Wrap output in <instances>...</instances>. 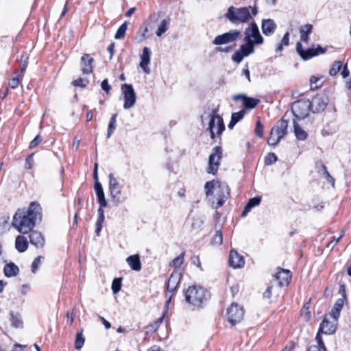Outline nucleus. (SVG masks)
Instances as JSON below:
<instances>
[{"mask_svg": "<svg viewBox=\"0 0 351 351\" xmlns=\"http://www.w3.org/2000/svg\"><path fill=\"white\" fill-rule=\"evenodd\" d=\"M94 62L93 58L89 54H84L81 58V67L83 74H89L93 72Z\"/></svg>", "mask_w": 351, "mask_h": 351, "instance_id": "obj_20", "label": "nucleus"}, {"mask_svg": "<svg viewBox=\"0 0 351 351\" xmlns=\"http://www.w3.org/2000/svg\"><path fill=\"white\" fill-rule=\"evenodd\" d=\"M210 121L208 123V130L210 131V137L212 139L215 138L214 129L217 128V134L221 135L225 130V125L223 123V119L216 113L215 110H213L209 115Z\"/></svg>", "mask_w": 351, "mask_h": 351, "instance_id": "obj_8", "label": "nucleus"}, {"mask_svg": "<svg viewBox=\"0 0 351 351\" xmlns=\"http://www.w3.org/2000/svg\"><path fill=\"white\" fill-rule=\"evenodd\" d=\"M191 262L192 264L195 265L197 267H199L202 269L201 263L198 256H193L191 258Z\"/></svg>", "mask_w": 351, "mask_h": 351, "instance_id": "obj_63", "label": "nucleus"}, {"mask_svg": "<svg viewBox=\"0 0 351 351\" xmlns=\"http://www.w3.org/2000/svg\"><path fill=\"white\" fill-rule=\"evenodd\" d=\"M321 333L322 332H319V331L317 333L315 339H316V341L317 342V345H313V346H319L320 348V350H322L323 351H326V346L324 345V343L323 341L322 337L321 336Z\"/></svg>", "mask_w": 351, "mask_h": 351, "instance_id": "obj_49", "label": "nucleus"}, {"mask_svg": "<svg viewBox=\"0 0 351 351\" xmlns=\"http://www.w3.org/2000/svg\"><path fill=\"white\" fill-rule=\"evenodd\" d=\"M241 37V33L237 29H232L228 32L217 36L212 41V44L216 46L227 45L237 41Z\"/></svg>", "mask_w": 351, "mask_h": 351, "instance_id": "obj_6", "label": "nucleus"}, {"mask_svg": "<svg viewBox=\"0 0 351 351\" xmlns=\"http://www.w3.org/2000/svg\"><path fill=\"white\" fill-rule=\"evenodd\" d=\"M117 114H112L108 127L107 138H110L116 129V119Z\"/></svg>", "mask_w": 351, "mask_h": 351, "instance_id": "obj_35", "label": "nucleus"}, {"mask_svg": "<svg viewBox=\"0 0 351 351\" xmlns=\"http://www.w3.org/2000/svg\"><path fill=\"white\" fill-rule=\"evenodd\" d=\"M257 13L258 10L256 5L243 8L230 6L224 16L232 23L239 25L249 21Z\"/></svg>", "mask_w": 351, "mask_h": 351, "instance_id": "obj_3", "label": "nucleus"}, {"mask_svg": "<svg viewBox=\"0 0 351 351\" xmlns=\"http://www.w3.org/2000/svg\"><path fill=\"white\" fill-rule=\"evenodd\" d=\"M84 338L82 335V331L77 332L76 335V339L75 342V348L77 350H80L84 343Z\"/></svg>", "mask_w": 351, "mask_h": 351, "instance_id": "obj_41", "label": "nucleus"}, {"mask_svg": "<svg viewBox=\"0 0 351 351\" xmlns=\"http://www.w3.org/2000/svg\"><path fill=\"white\" fill-rule=\"evenodd\" d=\"M217 184L216 208L222 206L230 195V188L226 183L217 182Z\"/></svg>", "mask_w": 351, "mask_h": 351, "instance_id": "obj_14", "label": "nucleus"}, {"mask_svg": "<svg viewBox=\"0 0 351 351\" xmlns=\"http://www.w3.org/2000/svg\"><path fill=\"white\" fill-rule=\"evenodd\" d=\"M42 259H44V257L42 256H38L33 261V263L32 264V271L33 273H36V270L38 269V268L39 267V266H40V265L41 263V260Z\"/></svg>", "mask_w": 351, "mask_h": 351, "instance_id": "obj_51", "label": "nucleus"}, {"mask_svg": "<svg viewBox=\"0 0 351 351\" xmlns=\"http://www.w3.org/2000/svg\"><path fill=\"white\" fill-rule=\"evenodd\" d=\"M122 279L120 278H116L113 280L112 283V291L114 294H117L121 289Z\"/></svg>", "mask_w": 351, "mask_h": 351, "instance_id": "obj_43", "label": "nucleus"}, {"mask_svg": "<svg viewBox=\"0 0 351 351\" xmlns=\"http://www.w3.org/2000/svg\"><path fill=\"white\" fill-rule=\"evenodd\" d=\"M342 62L341 61H335L329 70L330 76L335 75L341 69Z\"/></svg>", "mask_w": 351, "mask_h": 351, "instance_id": "obj_40", "label": "nucleus"}, {"mask_svg": "<svg viewBox=\"0 0 351 351\" xmlns=\"http://www.w3.org/2000/svg\"><path fill=\"white\" fill-rule=\"evenodd\" d=\"M222 158V148L220 146L213 147L208 158V167L207 172L211 174H216Z\"/></svg>", "mask_w": 351, "mask_h": 351, "instance_id": "obj_7", "label": "nucleus"}, {"mask_svg": "<svg viewBox=\"0 0 351 351\" xmlns=\"http://www.w3.org/2000/svg\"><path fill=\"white\" fill-rule=\"evenodd\" d=\"M192 222H191V228L193 230H199L202 227V225L204 223V220L202 219V217L200 216H196V217H193L192 219Z\"/></svg>", "mask_w": 351, "mask_h": 351, "instance_id": "obj_33", "label": "nucleus"}, {"mask_svg": "<svg viewBox=\"0 0 351 351\" xmlns=\"http://www.w3.org/2000/svg\"><path fill=\"white\" fill-rule=\"evenodd\" d=\"M43 141V138L40 135H37L29 143V149H34L36 146H38L41 141Z\"/></svg>", "mask_w": 351, "mask_h": 351, "instance_id": "obj_54", "label": "nucleus"}, {"mask_svg": "<svg viewBox=\"0 0 351 351\" xmlns=\"http://www.w3.org/2000/svg\"><path fill=\"white\" fill-rule=\"evenodd\" d=\"M244 312L242 307L237 304H232L227 309L228 320L232 326L240 322L243 317Z\"/></svg>", "mask_w": 351, "mask_h": 351, "instance_id": "obj_13", "label": "nucleus"}, {"mask_svg": "<svg viewBox=\"0 0 351 351\" xmlns=\"http://www.w3.org/2000/svg\"><path fill=\"white\" fill-rule=\"evenodd\" d=\"M20 82L21 80L19 79V75H16V77L10 80L8 85L10 88L14 89L19 86Z\"/></svg>", "mask_w": 351, "mask_h": 351, "instance_id": "obj_57", "label": "nucleus"}, {"mask_svg": "<svg viewBox=\"0 0 351 351\" xmlns=\"http://www.w3.org/2000/svg\"><path fill=\"white\" fill-rule=\"evenodd\" d=\"M182 278V274L175 269L171 274L167 285V289L169 292H173L178 287Z\"/></svg>", "mask_w": 351, "mask_h": 351, "instance_id": "obj_17", "label": "nucleus"}, {"mask_svg": "<svg viewBox=\"0 0 351 351\" xmlns=\"http://www.w3.org/2000/svg\"><path fill=\"white\" fill-rule=\"evenodd\" d=\"M261 197L259 196L250 198L248 200L247 204H246L244 210L243 211L241 215L245 217L247 214L251 210V209L256 206H258L261 203Z\"/></svg>", "mask_w": 351, "mask_h": 351, "instance_id": "obj_31", "label": "nucleus"}, {"mask_svg": "<svg viewBox=\"0 0 351 351\" xmlns=\"http://www.w3.org/2000/svg\"><path fill=\"white\" fill-rule=\"evenodd\" d=\"M232 99L234 101L242 100L243 107L245 109H253L260 103V100L258 99L249 97L243 94L236 95Z\"/></svg>", "mask_w": 351, "mask_h": 351, "instance_id": "obj_15", "label": "nucleus"}, {"mask_svg": "<svg viewBox=\"0 0 351 351\" xmlns=\"http://www.w3.org/2000/svg\"><path fill=\"white\" fill-rule=\"evenodd\" d=\"M215 184L214 180L207 182L205 184L204 189H205V193H206V196L211 195L213 193V190L215 188Z\"/></svg>", "mask_w": 351, "mask_h": 351, "instance_id": "obj_46", "label": "nucleus"}, {"mask_svg": "<svg viewBox=\"0 0 351 351\" xmlns=\"http://www.w3.org/2000/svg\"><path fill=\"white\" fill-rule=\"evenodd\" d=\"M276 24L272 19H263L262 21V31L265 36H271L276 29Z\"/></svg>", "mask_w": 351, "mask_h": 351, "instance_id": "obj_24", "label": "nucleus"}, {"mask_svg": "<svg viewBox=\"0 0 351 351\" xmlns=\"http://www.w3.org/2000/svg\"><path fill=\"white\" fill-rule=\"evenodd\" d=\"M34 154L28 156L25 160V167L28 169H31L34 164Z\"/></svg>", "mask_w": 351, "mask_h": 351, "instance_id": "obj_58", "label": "nucleus"}, {"mask_svg": "<svg viewBox=\"0 0 351 351\" xmlns=\"http://www.w3.org/2000/svg\"><path fill=\"white\" fill-rule=\"evenodd\" d=\"M8 219L9 217H0V232L2 233L5 231Z\"/></svg>", "mask_w": 351, "mask_h": 351, "instance_id": "obj_55", "label": "nucleus"}, {"mask_svg": "<svg viewBox=\"0 0 351 351\" xmlns=\"http://www.w3.org/2000/svg\"><path fill=\"white\" fill-rule=\"evenodd\" d=\"M280 141V139L274 130H271L269 137L267 139V144L271 146H276Z\"/></svg>", "mask_w": 351, "mask_h": 351, "instance_id": "obj_36", "label": "nucleus"}, {"mask_svg": "<svg viewBox=\"0 0 351 351\" xmlns=\"http://www.w3.org/2000/svg\"><path fill=\"white\" fill-rule=\"evenodd\" d=\"M10 315L12 325L16 328H21L23 326V322L20 316L18 315H15L13 312H11Z\"/></svg>", "mask_w": 351, "mask_h": 351, "instance_id": "obj_37", "label": "nucleus"}, {"mask_svg": "<svg viewBox=\"0 0 351 351\" xmlns=\"http://www.w3.org/2000/svg\"><path fill=\"white\" fill-rule=\"evenodd\" d=\"M232 49V47H217L215 48V51L217 52H223V53H228V52L231 51Z\"/></svg>", "mask_w": 351, "mask_h": 351, "instance_id": "obj_62", "label": "nucleus"}, {"mask_svg": "<svg viewBox=\"0 0 351 351\" xmlns=\"http://www.w3.org/2000/svg\"><path fill=\"white\" fill-rule=\"evenodd\" d=\"M335 330V324L330 322L326 316L319 325V332L326 335H331L333 334Z\"/></svg>", "mask_w": 351, "mask_h": 351, "instance_id": "obj_21", "label": "nucleus"}, {"mask_svg": "<svg viewBox=\"0 0 351 351\" xmlns=\"http://www.w3.org/2000/svg\"><path fill=\"white\" fill-rule=\"evenodd\" d=\"M313 25L311 24H306L300 27V39L302 42L308 43L309 40V34H311Z\"/></svg>", "mask_w": 351, "mask_h": 351, "instance_id": "obj_26", "label": "nucleus"}, {"mask_svg": "<svg viewBox=\"0 0 351 351\" xmlns=\"http://www.w3.org/2000/svg\"><path fill=\"white\" fill-rule=\"evenodd\" d=\"M126 262L132 270L139 271L141 269V263L138 254L128 256L126 258Z\"/></svg>", "mask_w": 351, "mask_h": 351, "instance_id": "obj_25", "label": "nucleus"}, {"mask_svg": "<svg viewBox=\"0 0 351 351\" xmlns=\"http://www.w3.org/2000/svg\"><path fill=\"white\" fill-rule=\"evenodd\" d=\"M311 110L310 100L300 99L293 104L291 111L295 120H301L306 118Z\"/></svg>", "mask_w": 351, "mask_h": 351, "instance_id": "obj_5", "label": "nucleus"}, {"mask_svg": "<svg viewBox=\"0 0 351 351\" xmlns=\"http://www.w3.org/2000/svg\"><path fill=\"white\" fill-rule=\"evenodd\" d=\"M275 278L278 281L279 285L284 287L289 285L291 278V274L289 270L281 269L276 273Z\"/></svg>", "mask_w": 351, "mask_h": 351, "instance_id": "obj_22", "label": "nucleus"}, {"mask_svg": "<svg viewBox=\"0 0 351 351\" xmlns=\"http://www.w3.org/2000/svg\"><path fill=\"white\" fill-rule=\"evenodd\" d=\"M344 304V298H339L335 303L333 308L331 310L330 316L335 319V322L337 321L340 315V312Z\"/></svg>", "mask_w": 351, "mask_h": 351, "instance_id": "obj_27", "label": "nucleus"}, {"mask_svg": "<svg viewBox=\"0 0 351 351\" xmlns=\"http://www.w3.org/2000/svg\"><path fill=\"white\" fill-rule=\"evenodd\" d=\"M245 114V110H241L239 112L232 113L231 118L237 123H238L240 120H241L243 118Z\"/></svg>", "mask_w": 351, "mask_h": 351, "instance_id": "obj_52", "label": "nucleus"}, {"mask_svg": "<svg viewBox=\"0 0 351 351\" xmlns=\"http://www.w3.org/2000/svg\"><path fill=\"white\" fill-rule=\"evenodd\" d=\"M169 25V20H167V19L162 20L158 27V29L156 32V34L158 36H161L163 34H165L167 31Z\"/></svg>", "mask_w": 351, "mask_h": 351, "instance_id": "obj_32", "label": "nucleus"}, {"mask_svg": "<svg viewBox=\"0 0 351 351\" xmlns=\"http://www.w3.org/2000/svg\"><path fill=\"white\" fill-rule=\"evenodd\" d=\"M296 51L304 60H307L312 58L313 57L324 53L326 51V49L322 48L319 45H317V47L315 48L311 47L304 49L302 47V45L300 42H298L296 44Z\"/></svg>", "mask_w": 351, "mask_h": 351, "instance_id": "obj_9", "label": "nucleus"}, {"mask_svg": "<svg viewBox=\"0 0 351 351\" xmlns=\"http://www.w3.org/2000/svg\"><path fill=\"white\" fill-rule=\"evenodd\" d=\"M322 170L323 171V175L324 178L328 180V182L331 183L332 185L335 184L334 178L330 175L329 172L327 170V168L325 165H322Z\"/></svg>", "mask_w": 351, "mask_h": 351, "instance_id": "obj_50", "label": "nucleus"}, {"mask_svg": "<svg viewBox=\"0 0 351 351\" xmlns=\"http://www.w3.org/2000/svg\"><path fill=\"white\" fill-rule=\"evenodd\" d=\"M328 97L324 93L316 95L310 101L311 110L313 113H319L323 112L328 104Z\"/></svg>", "mask_w": 351, "mask_h": 351, "instance_id": "obj_12", "label": "nucleus"}, {"mask_svg": "<svg viewBox=\"0 0 351 351\" xmlns=\"http://www.w3.org/2000/svg\"><path fill=\"white\" fill-rule=\"evenodd\" d=\"M41 220L42 208L40 205L36 202H32L26 211L18 210L16 212L12 223L19 232L27 234Z\"/></svg>", "mask_w": 351, "mask_h": 351, "instance_id": "obj_1", "label": "nucleus"}, {"mask_svg": "<svg viewBox=\"0 0 351 351\" xmlns=\"http://www.w3.org/2000/svg\"><path fill=\"white\" fill-rule=\"evenodd\" d=\"M323 80L322 77L312 76L310 78V85L311 90H316L322 86Z\"/></svg>", "mask_w": 351, "mask_h": 351, "instance_id": "obj_34", "label": "nucleus"}, {"mask_svg": "<svg viewBox=\"0 0 351 351\" xmlns=\"http://www.w3.org/2000/svg\"><path fill=\"white\" fill-rule=\"evenodd\" d=\"M184 255L185 252H182L178 256L173 259L170 265L174 267L176 269L179 268L183 264Z\"/></svg>", "mask_w": 351, "mask_h": 351, "instance_id": "obj_38", "label": "nucleus"}, {"mask_svg": "<svg viewBox=\"0 0 351 351\" xmlns=\"http://www.w3.org/2000/svg\"><path fill=\"white\" fill-rule=\"evenodd\" d=\"M210 297L209 292L200 286H191L184 291L186 302L197 308H202Z\"/></svg>", "mask_w": 351, "mask_h": 351, "instance_id": "obj_4", "label": "nucleus"}, {"mask_svg": "<svg viewBox=\"0 0 351 351\" xmlns=\"http://www.w3.org/2000/svg\"><path fill=\"white\" fill-rule=\"evenodd\" d=\"M245 44L240 46L239 49L236 51L232 56V60L240 63L245 57L250 56L254 52V45H261L264 39L260 34L258 27L256 23H251L245 29Z\"/></svg>", "mask_w": 351, "mask_h": 351, "instance_id": "obj_2", "label": "nucleus"}, {"mask_svg": "<svg viewBox=\"0 0 351 351\" xmlns=\"http://www.w3.org/2000/svg\"><path fill=\"white\" fill-rule=\"evenodd\" d=\"M29 235L30 243L36 247H43L45 245V239L42 234L38 231H30Z\"/></svg>", "mask_w": 351, "mask_h": 351, "instance_id": "obj_23", "label": "nucleus"}, {"mask_svg": "<svg viewBox=\"0 0 351 351\" xmlns=\"http://www.w3.org/2000/svg\"><path fill=\"white\" fill-rule=\"evenodd\" d=\"M293 123L294 134L297 139L299 141H305L308 137L307 133L300 126L297 120L293 119Z\"/></svg>", "mask_w": 351, "mask_h": 351, "instance_id": "obj_30", "label": "nucleus"}, {"mask_svg": "<svg viewBox=\"0 0 351 351\" xmlns=\"http://www.w3.org/2000/svg\"><path fill=\"white\" fill-rule=\"evenodd\" d=\"M109 178V192L112 199L119 204L121 202V194L122 191V186L120 184L117 179L114 177L112 173L108 176Z\"/></svg>", "mask_w": 351, "mask_h": 351, "instance_id": "obj_10", "label": "nucleus"}, {"mask_svg": "<svg viewBox=\"0 0 351 351\" xmlns=\"http://www.w3.org/2000/svg\"><path fill=\"white\" fill-rule=\"evenodd\" d=\"M15 247L16 249L19 252H24L27 250L28 247V241L26 237L22 235H19L16 238L15 241Z\"/></svg>", "mask_w": 351, "mask_h": 351, "instance_id": "obj_28", "label": "nucleus"}, {"mask_svg": "<svg viewBox=\"0 0 351 351\" xmlns=\"http://www.w3.org/2000/svg\"><path fill=\"white\" fill-rule=\"evenodd\" d=\"M140 58L141 61L139 66H141V68L145 73H150V69L149 68L148 65L150 63L151 51L148 47H145L143 49V51L140 56Z\"/></svg>", "mask_w": 351, "mask_h": 351, "instance_id": "obj_16", "label": "nucleus"}, {"mask_svg": "<svg viewBox=\"0 0 351 351\" xmlns=\"http://www.w3.org/2000/svg\"><path fill=\"white\" fill-rule=\"evenodd\" d=\"M278 160V157L274 153H269L265 158V165H271L276 162Z\"/></svg>", "mask_w": 351, "mask_h": 351, "instance_id": "obj_45", "label": "nucleus"}, {"mask_svg": "<svg viewBox=\"0 0 351 351\" xmlns=\"http://www.w3.org/2000/svg\"><path fill=\"white\" fill-rule=\"evenodd\" d=\"M263 130H264L263 125L261 123V122L260 121H257L256 123V127H255V130H254V132H255L256 135L261 138L263 137Z\"/></svg>", "mask_w": 351, "mask_h": 351, "instance_id": "obj_48", "label": "nucleus"}, {"mask_svg": "<svg viewBox=\"0 0 351 351\" xmlns=\"http://www.w3.org/2000/svg\"><path fill=\"white\" fill-rule=\"evenodd\" d=\"M88 82H89L88 80L80 77L77 80H73L71 84L74 86L85 88L88 84Z\"/></svg>", "mask_w": 351, "mask_h": 351, "instance_id": "obj_47", "label": "nucleus"}, {"mask_svg": "<svg viewBox=\"0 0 351 351\" xmlns=\"http://www.w3.org/2000/svg\"><path fill=\"white\" fill-rule=\"evenodd\" d=\"M242 75H244L247 79L248 82L251 81L250 80V73L247 64H246L245 65V67L243 69Z\"/></svg>", "mask_w": 351, "mask_h": 351, "instance_id": "obj_61", "label": "nucleus"}, {"mask_svg": "<svg viewBox=\"0 0 351 351\" xmlns=\"http://www.w3.org/2000/svg\"><path fill=\"white\" fill-rule=\"evenodd\" d=\"M96 195L99 204L101 205V206H107V202L105 198L104 192H101Z\"/></svg>", "mask_w": 351, "mask_h": 351, "instance_id": "obj_56", "label": "nucleus"}, {"mask_svg": "<svg viewBox=\"0 0 351 351\" xmlns=\"http://www.w3.org/2000/svg\"><path fill=\"white\" fill-rule=\"evenodd\" d=\"M223 242V234L220 230H217L212 240V244L219 245Z\"/></svg>", "mask_w": 351, "mask_h": 351, "instance_id": "obj_44", "label": "nucleus"}, {"mask_svg": "<svg viewBox=\"0 0 351 351\" xmlns=\"http://www.w3.org/2000/svg\"><path fill=\"white\" fill-rule=\"evenodd\" d=\"M94 189L96 194L99 193L101 192H104L101 184L99 182L98 180H95Z\"/></svg>", "mask_w": 351, "mask_h": 351, "instance_id": "obj_60", "label": "nucleus"}, {"mask_svg": "<svg viewBox=\"0 0 351 351\" xmlns=\"http://www.w3.org/2000/svg\"><path fill=\"white\" fill-rule=\"evenodd\" d=\"M104 218L105 217H98L97 218V222H96L95 233H96L97 236H98V237L100 235V232H101V228L103 227V223H104Z\"/></svg>", "mask_w": 351, "mask_h": 351, "instance_id": "obj_53", "label": "nucleus"}, {"mask_svg": "<svg viewBox=\"0 0 351 351\" xmlns=\"http://www.w3.org/2000/svg\"><path fill=\"white\" fill-rule=\"evenodd\" d=\"M101 86L102 90H104L106 93H108L112 88L111 86L108 84L107 79H105L102 81Z\"/></svg>", "mask_w": 351, "mask_h": 351, "instance_id": "obj_59", "label": "nucleus"}, {"mask_svg": "<svg viewBox=\"0 0 351 351\" xmlns=\"http://www.w3.org/2000/svg\"><path fill=\"white\" fill-rule=\"evenodd\" d=\"M121 91L123 94L125 109H130L133 107L136 103V96L132 84H124L121 85Z\"/></svg>", "mask_w": 351, "mask_h": 351, "instance_id": "obj_11", "label": "nucleus"}, {"mask_svg": "<svg viewBox=\"0 0 351 351\" xmlns=\"http://www.w3.org/2000/svg\"><path fill=\"white\" fill-rule=\"evenodd\" d=\"M229 264L233 268H241L245 265L243 256L240 255L236 250H231L229 256Z\"/></svg>", "mask_w": 351, "mask_h": 351, "instance_id": "obj_18", "label": "nucleus"}, {"mask_svg": "<svg viewBox=\"0 0 351 351\" xmlns=\"http://www.w3.org/2000/svg\"><path fill=\"white\" fill-rule=\"evenodd\" d=\"M114 43H111L107 47V51L110 53V60L112 58L113 54H114Z\"/></svg>", "mask_w": 351, "mask_h": 351, "instance_id": "obj_64", "label": "nucleus"}, {"mask_svg": "<svg viewBox=\"0 0 351 351\" xmlns=\"http://www.w3.org/2000/svg\"><path fill=\"white\" fill-rule=\"evenodd\" d=\"M287 128L288 121L282 118L276 123L271 130H274L275 133H276L277 136H278L279 138L281 140L287 136Z\"/></svg>", "mask_w": 351, "mask_h": 351, "instance_id": "obj_19", "label": "nucleus"}, {"mask_svg": "<svg viewBox=\"0 0 351 351\" xmlns=\"http://www.w3.org/2000/svg\"><path fill=\"white\" fill-rule=\"evenodd\" d=\"M128 28V23L126 21H125L117 29L114 38L115 39H121L124 37L125 32Z\"/></svg>", "mask_w": 351, "mask_h": 351, "instance_id": "obj_39", "label": "nucleus"}, {"mask_svg": "<svg viewBox=\"0 0 351 351\" xmlns=\"http://www.w3.org/2000/svg\"><path fill=\"white\" fill-rule=\"evenodd\" d=\"M289 43V33L287 32L285 34L281 43L278 45L276 51L280 52L282 50L283 47H287Z\"/></svg>", "mask_w": 351, "mask_h": 351, "instance_id": "obj_42", "label": "nucleus"}, {"mask_svg": "<svg viewBox=\"0 0 351 351\" xmlns=\"http://www.w3.org/2000/svg\"><path fill=\"white\" fill-rule=\"evenodd\" d=\"M19 269L18 266L13 263L6 264L3 268L5 276L9 278L16 276L19 274Z\"/></svg>", "mask_w": 351, "mask_h": 351, "instance_id": "obj_29", "label": "nucleus"}]
</instances>
